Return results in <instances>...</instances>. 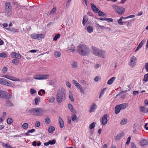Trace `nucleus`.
Returning <instances> with one entry per match:
<instances>
[{
  "label": "nucleus",
  "mask_w": 148,
  "mask_h": 148,
  "mask_svg": "<svg viewBox=\"0 0 148 148\" xmlns=\"http://www.w3.org/2000/svg\"><path fill=\"white\" fill-rule=\"evenodd\" d=\"M106 21L108 22H112L113 21V19L111 18H106Z\"/></svg>",
  "instance_id": "e2e57ef3"
},
{
  "label": "nucleus",
  "mask_w": 148,
  "mask_h": 148,
  "mask_svg": "<svg viewBox=\"0 0 148 148\" xmlns=\"http://www.w3.org/2000/svg\"><path fill=\"white\" fill-rule=\"evenodd\" d=\"M97 108V105L95 103H93L92 105H91L89 110V112H94L95 110Z\"/></svg>",
  "instance_id": "2eb2a0df"
},
{
  "label": "nucleus",
  "mask_w": 148,
  "mask_h": 148,
  "mask_svg": "<svg viewBox=\"0 0 148 148\" xmlns=\"http://www.w3.org/2000/svg\"><path fill=\"white\" fill-rule=\"evenodd\" d=\"M71 119L72 121L75 122L77 120V117L75 114H73L71 116Z\"/></svg>",
  "instance_id": "79ce46f5"
},
{
  "label": "nucleus",
  "mask_w": 148,
  "mask_h": 148,
  "mask_svg": "<svg viewBox=\"0 0 148 148\" xmlns=\"http://www.w3.org/2000/svg\"><path fill=\"white\" fill-rule=\"evenodd\" d=\"M2 77H3L7 78L10 80L14 81H19L20 79H17L15 77H14L12 76L9 75H3Z\"/></svg>",
  "instance_id": "6e6552de"
},
{
  "label": "nucleus",
  "mask_w": 148,
  "mask_h": 148,
  "mask_svg": "<svg viewBox=\"0 0 148 148\" xmlns=\"http://www.w3.org/2000/svg\"><path fill=\"white\" fill-rule=\"evenodd\" d=\"M60 35L59 34H56L55 36L53 38V41H56L60 37Z\"/></svg>",
  "instance_id": "ea45409f"
},
{
  "label": "nucleus",
  "mask_w": 148,
  "mask_h": 148,
  "mask_svg": "<svg viewBox=\"0 0 148 148\" xmlns=\"http://www.w3.org/2000/svg\"><path fill=\"white\" fill-rule=\"evenodd\" d=\"M68 106L69 109L70 111L72 112H74L75 111L74 109L73 108V106L70 103H69L68 105Z\"/></svg>",
  "instance_id": "393cba45"
},
{
  "label": "nucleus",
  "mask_w": 148,
  "mask_h": 148,
  "mask_svg": "<svg viewBox=\"0 0 148 148\" xmlns=\"http://www.w3.org/2000/svg\"><path fill=\"white\" fill-rule=\"evenodd\" d=\"M131 148H136V145L133 142H132L131 143Z\"/></svg>",
  "instance_id": "69168bd1"
},
{
  "label": "nucleus",
  "mask_w": 148,
  "mask_h": 148,
  "mask_svg": "<svg viewBox=\"0 0 148 148\" xmlns=\"http://www.w3.org/2000/svg\"><path fill=\"white\" fill-rule=\"evenodd\" d=\"M35 130H29L26 133H25V134L26 136L30 135V134H29V133H32L34 132Z\"/></svg>",
  "instance_id": "bf43d9fd"
},
{
  "label": "nucleus",
  "mask_w": 148,
  "mask_h": 148,
  "mask_svg": "<svg viewBox=\"0 0 148 148\" xmlns=\"http://www.w3.org/2000/svg\"><path fill=\"white\" fill-rule=\"evenodd\" d=\"M121 110H124L128 106V104L127 103H123L119 105Z\"/></svg>",
  "instance_id": "a211bd4d"
},
{
  "label": "nucleus",
  "mask_w": 148,
  "mask_h": 148,
  "mask_svg": "<svg viewBox=\"0 0 148 148\" xmlns=\"http://www.w3.org/2000/svg\"><path fill=\"white\" fill-rule=\"evenodd\" d=\"M144 41L143 40L139 44L136 49L135 50V52H136L138 51L139 50V49L143 45V43L144 42Z\"/></svg>",
  "instance_id": "a878e982"
},
{
  "label": "nucleus",
  "mask_w": 148,
  "mask_h": 148,
  "mask_svg": "<svg viewBox=\"0 0 148 148\" xmlns=\"http://www.w3.org/2000/svg\"><path fill=\"white\" fill-rule=\"evenodd\" d=\"M49 76V75H44L40 74H36L34 75L33 78L36 79L43 80L48 79Z\"/></svg>",
  "instance_id": "39448f33"
},
{
  "label": "nucleus",
  "mask_w": 148,
  "mask_h": 148,
  "mask_svg": "<svg viewBox=\"0 0 148 148\" xmlns=\"http://www.w3.org/2000/svg\"><path fill=\"white\" fill-rule=\"evenodd\" d=\"M6 106H13V104L9 100H8V99H6Z\"/></svg>",
  "instance_id": "c85d7f7f"
},
{
  "label": "nucleus",
  "mask_w": 148,
  "mask_h": 148,
  "mask_svg": "<svg viewBox=\"0 0 148 148\" xmlns=\"http://www.w3.org/2000/svg\"><path fill=\"white\" fill-rule=\"evenodd\" d=\"M59 123L61 128H62L64 127V121L60 116L59 117Z\"/></svg>",
  "instance_id": "aec40b11"
},
{
  "label": "nucleus",
  "mask_w": 148,
  "mask_h": 148,
  "mask_svg": "<svg viewBox=\"0 0 148 148\" xmlns=\"http://www.w3.org/2000/svg\"><path fill=\"white\" fill-rule=\"evenodd\" d=\"M116 79L114 77L111 78L107 82V84L109 85H111L112 84Z\"/></svg>",
  "instance_id": "4be33fe9"
},
{
  "label": "nucleus",
  "mask_w": 148,
  "mask_h": 148,
  "mask_svg": "<svg viewBox=\"0 0 148 148\" xmlns=\"http://www.w3.org/2000/svg\"><path fill=\"white\" fill-rule=\"evenodd\" d=\"M121 109L119 105H117L116 106L114 109L115 113L118 114L120 112Z\"/></svg>",
  "instance_id": "6ab92c4d"
},
{
  "label": "nucleus",
  "mask_w": 148,
  "mask_h": 148,
  "mask_svg": "<svg viewBox=\"0 0 148 148\" xmlns=\"http://www.w3.org/2000/svg\"><path fill=\"white\" fill-rule=\"evenodd\" d=\"M131 138L130 136H129L128 138L127 141L126 143V144L127 145H128L129 144Z\"/></svg>",
  "instance_id": "680f3d73"
},
{
  "label": "nucleus",
  "mask_w": 148,
  "mask_h": 148,
  "mask_svg": "<svg viewBox=\"0 0 148 148\" xmlns=\"http://www.w3.org/2000/svg\"><path fill=\"white\" fill-rule=\"evenodd\" d=\"M13 121V120L10 118H8L7 120V123L8 124H10Z\"/></svg>",
  "instance_id": "3c124183"
},
{
  "label": "nucleus",
  "mask_w": 148,
  "mask_h": 148,
  "mask_svg": "<svg viewBox=\"0 0 148 148\" xmlns=\"http://www.w3.org/2000/svg\"><path fill=\"white\" fill-rule=\"evenodd\" d=\"M97 26L98 27V28H100L101 29H105V28H106V27H104L103 26H101L99 24H96Z\"/></svg>",
  "instance_id": "603ef678"
},
{
  "label": "nucleus",
  "mask_w": 148,
  "mask_h": 148,
  "mask_svg": "<svg viewBox=\"0 0 148 148\" xmlns=\"http://www.w3.org/2000/svg\"><path fill=\"white\" fill-rule=\"evenodd\" d=\"M65 89L62 88L61 89H59L57 90L56 99L58 103H60L62 101L63 98L65 96Z\"/></svg>",
  "instance_id": "7ed1b4c3"
},
{
  "label": "nucleus",
  "mask_w": 148,
  "mask_h": 148,
  "mask_svg": "<svg viewBox=\"0 0 148 148\" xmlns=\"http://www.w3.org/2000/svg\"><path fill=\"white\" fill-rule=\"evenodd\" d=\"M46 112V110L44 109L37 108V116H43Z\"/></svg>",
  "instance_id": "1a4fd4ad"
},
{
  "label": "nucleus",
  "mask_w": 148,
  "mask_h": 148,
  "mask_svg": "<svg viewBox=\"0 0 148 148\" xmlns=\"http://www.w3.org/2000/svg\"><path fill=\"white\" fill-rule=\"evenodd\" d=\"M2 146L5 148H12V147L8 144H5L3 142H1Z\"/></svg>",
  "instance_id": "b1692460"
},
{
  "label": "nucleus",
  "mask_w": 148,
  "mask_h": 148,
  "mask_svg": "<svg viewBox=\"0 0 148 148\" xmlns=\"http://www.w3.org/2000/svg\"><path fill=\"white\" fill-rule=\"evenodd\" d=\"M73 83V84L75 86H76L77 85L79 84V83L75 80H73L72 81Z\"/></svg>",
  "instance_id": "0e129e2a"
},
{
  "label": "nucleus",
  "mask_w": 148,
  "mask_h": 148,
  "mask_svg": "<svg viewBox=\"0 0 148 148\" xmlns=\"http://www.w3.org/2000/svg\"><path fill=\"white\" fill-rule=\"evenodd\" d=\"M3 85L9 86L10 87H14V84L12 82L6 79H5Z\"/></svg>",
  "instance_id": "f8f14e48"
},
{
  "label": "nucleus",
  "mask_w": 148,
  "mask_h": 148,
  "mask_svg": "<svg viewBox=\"0 0 148 148\" xmlns=\"http://www.w3.org/2000/svg\"><path fill=\"white\" fill-rule=\"evenodd\" d=\"M148 144L147 141L145 139H142L140 141L139 145L141 146H143L145 145H146Z\"/></svg>",
  "instance_id": "dca6fc26"
},
{
  "label": "nucleus",
  "mask_w": 148,
  "mask_h": 148,
  "mask_svg": "<svg viewBox=\"0 0 148 148\" xmlns=\"http://www.w3.org/2000/svg\"><path fill=\"white\" fill-rule=\"evenodd\" d=\"M11 56L12 57L16 58L18 59H19L21 58V56L20 54L17 53L15 52H12L11 54Z\"/></svg>",
  "instance_id": "4468645a"
},
{
  "label": "nucleus",
  "mask_w": 148,
  "mask_h": 148,
  "mask_svg": "<svg viewBox=\"0 0 148 148\" xmlns=\"http://www.w3.org/2000/svg\"><path fill=\"white\" fill-rule=\"evenodd\" d=\"M69 98L70 100L72 101L73 102L74 101V98L73 95L71 91H69Z\"/></svg>",
  "instance_id": "c756f323"
},
{
  "label": "nucleus",
  "mask_w": 148,
  "mask_h": 148,
  "mask_svg": "<svg viewBox=\"0 0 148 148\" xmlns=\"http://www.w3.org/2000/svg\"><path fill=\"white\" fill-rule=\"evenodd\" d=\"M72 67L73 68H76L77 67V62L73 61L71 64Z\"/></svg>",
  "instance_id": "5701e85b"
},
{
  "label": "nucleus",
  "mask_w": 148,
  "mask_h": 148,
  "mask_svg": "<svg viewBox=\"0 0 148 148\" xmlns=\"http://www.w3.org/2000/svg\"><path fill=\"white\" fill-rule=\"evenodd\" d=\"M109 116L108 114H104L102 118L101 119V122L103 125H105L107 122L108 119L107 118Z\"/></svg>",
  "instance_id": "ddd939ff"
},
{
  "label": "nucleus",
  "mask_w": 148,
  "mask_h": 148,
  "mask_svg": "<svg viewBox=\"0 0 148 148\" xmlns=\"http://www.w3.org/2000/svg\"><path fill=\"white\" fill-rule=\"evenodd\" d=\"M106 88H104L103 89H102L100 92V95L99 96V98H100L101 97L103 94L104 93V92L106 91Z\"/></svg>",
  "instance_id": "f704fd0d"
},
{
  "label": "nucleus",
  "mask_w": 148,
  "mask_h": 148,
  "mask_svg": "<svg viewBox=\"0 0 148 148\" xmlns=\"http://www.w3.org/2000/svg\"><path fill=\"white\" fill-rule=\"evenodd\" d=\"M8 70V68L6 67H4L2 70V72L3 73H5Z\"/></svg>",
  "instance_id": "864d4df0"
},
{
  "label": "nucleus",
  "mask_w": 148,
  "mask_h": 148,
  "mask_svg": "<svg viewBox=\"0 0 148 148\" xmlns=\"http://www.w3.org/2000/svg\"><path fill=\"white\" fill-rule=\"evenodd\" d=\"M98 12V13L99 15L100 16H104L106 15V14H105L103 12L101 11H99V10Z\"/></svg>",
  "instance_id": "a18cd8bd"
},
{
  "label": "nucleus",
  "mask_w": 148,
  "mask_h": 148,
  "mask_svg": "<svg viewBox=\"0 0 148 148\" xmlns=\"http://www.w3.org/2000/svg\"><path fill=\"white\" fill-rule=\"evenodd\" d=\"M112 7L115 11L116 12L119 14H123L125 11V9L120 6H117L116 5H113Z\"/></svg>",
  "instance_id": "20e7f679"
},
{
  "label": "nucleus",
  "mask_w": 148,
  "mask_h": 148,
  "mask_svg": "<svg viewBox=\"0 0 148 148\" xmlns=\"http://www.w3.org/2000/svg\"><path fill=\"white\" fill-rule=\"evenodd\" d=\"M5 10L12 8L11 5L9 2H7L5 3Z\"/></svg>",
  "instance_id": "bb28decb"
},
{
  "label": "nucleus",
  "mask_w": 148,
  "mask_h": 148,
  "mask_svg": "<svg viewBox=\"0 0 148 148\" xmlns=\"http://www.w3.org/2000/svg\"><path fill=\"white\" fill-rule=\"evenodd\" d=\"M5 12L8 16L11 15L12 14V8L5 10Z\"/></svg>",
  "instance_id": "cd10ccee"
},
{
  "label": "nucleus",
  "mask_w": 148,
  "mask_h": 148,
  "mask_svg": "<svg viewBox=\"0 0 148 148\" xmlns=\"http://www.w3.org/2000/svg\"><path fill=\"white\" fill-rule=\"evenodd\" d=\"M54 54L55 57L56 58H59L60 56L61 55L60 53L58 51H55L54 52Z\"/></svg>",
  "instance_id": "c9c22d12"
},
{
  "label": "nucleus",
  "mask_w": 148,
  "mask_h": 148,
  "mask_svg": "<svg viewBox=\"0 0 148 148\" xmlns=\"http://www.w3.org/2000/svg\"><path fill=\"white\" fill-rule=\"evenodd\" d=\"M143 80L145 82L148 81V73L144 75Z\"/></svg>",
  "instance_id": "c03bdc74"
},
{
  "label": "nucleus",
  "mask_w": 148,
  "mask_h": 148,
  "mask_svg": "<svg viewBox=\"0 0 148 148\" xmlns=\"http://www.w3.org/2000/svg\"><path fill=\"white\" fill-rule=\"evenodd\" d=\"M92 53L96 56L104 58L105 51H104L96 47L92 46L91 48Z\"/></svg>",
  "instance_id": "f03ea898"
},
{
  "label": "nucleus",
  "mask_w": 148,
  "mask_h": 148,
  "mask_svg": "<svg viewBox=\"0 0 148 148\" xmlns=\"http://www.w3.org/2000/svg\"><path fill=\"white\" fill-rule=\"evenodd\" d=\"M8 30L10 32H12L13 33H15L17 32V30L15 28L12 27L10 28H9Z\"/></svg>",
  "instance_id": "72a5a7b5"
},
{
  "label": "nucleus",
  "mask_w": 148,
  "mask_h": 148,
  "mask_svg": "<svg viewBox=\"0 0 148 148\" xmlns=\"http://www.w3.org/2000/svg\"><path fill=\"white\" fill-rule=\"evenodd\" d=\"M30 36V37L32 39L39 40L42 38L43 35L42 34H34L31 35Z\"/></svg>",
  "instance_id": "9d476101"
},
{
  "label": "nucleus",
  "mask_w": 148,
  "mask_h": 148,
  "mask_svg": "<svg viewBox=\"0 0 148 148\" xmlns=\"http://www.w3.org/2000/svg\"><path fill=\"white\" fill-rule=\"evenodd\" d=\"M28 127V124L27 123H25L23 124L22 127L24 129H27Z\"/></svg>",
  "instance_id": "de8ad7c7"
},
{
  "label": "nucleus",
  "mask_w": 148,
  "mask_h": 148,
  "mask_svg": "<svg viewBox=\"0 0 148 148\" xmlns=\"http://www.w3.org/2000/svg\"><path fill=\"white\" fill-rule=\"evenodd\" d=\"M88 19L86 16H84L83 17L82 21V24L83 25H84L86 22L88 21Z\"/></svg>",
  "instance_id": "2f4dec72"
},
{
  "label": "nucleus",
  "mask_w": 148,
  "mask_h": 148,
  "mask_svg": "<svg viewBox=\"0 0 148 148\" xmlns=\"http://www.w3.org/2000/svg\"><path fill=\"white\" fill-rule=\"evenodd\" d=\"M77 52L83 56H86L89 55L90 53L89 47L87 45L82 44L79 45L77 47Z\"/></svg>",
  "instance_id": "f257e3e1"
},
{
  "label": "nucleus",
  "mask_w": 148,
  "mask_h": 148,
  "mask_svg": "<svg viewBox=\"0 0 148 148\" xmlns=\"http://www.w3.org/2000/svg\"><path fill=\"white\" fill-rule=\"evenodd\" d=\"M146 108L142 106H140V111L141 112H143V113H146Z\"/></svg>",
  "instance_id": "09e8293b"
},
{
  "label": "nucleus",
  "mask_w": 148,
  "mask_h": 148,
  "mask_svg": "<svg viewBox=\"0 0 148 148\" xmlns=\"http://www.w3.org/2000/svg\"><path fill=\"white\" fill-rule=\"evenodd\" d=\"M90 5L93 10L95 12L97 13L99 10L97 8L96 6L94 4L91 3H90Z\"/></svg>",
  "instance_id": "f3484780"
},
{
  "label": "nucleus",
  "mask_w": 148,
  "mask_h": 148,
  "mask_svg": "<svg viewBox=\"0 0 148 148\" xmlns=\"http://www.w3.org/2000/svg\"><path fill=\"white\" fill-rule=\"evenodd\" d=\"M35 125L36 127H39L40 125V122L39 121H36L35 123Z\"/></svg>",
  "instance_id": "338daca9"
},
{
  "label": "nucleus",
  "mask_w": 148,
  "mask_h": 148,
  "mask_svg": "<svg viewBox=\"0 0 148 148\" xmlns=\"http://www.w3.org/2000/svg\"><path fill=\"white\" fill-rule=\"evenodd\" d=\"M49 144L50 145H54L56 141L54 140H52L49 141Z\"/></svg>",
  "instance_id": "13d9d810"
},
{
  "label": "nucleus",
  "mask_w": 148,
  "mask_h": 148,
  "mask_svg": "<svg viewBox=\"0 0 148 148\" xmlns=\"http://www.w3.org/2000/svg\"><path fill=\"white\" fill-rule=\"evenodd\" d=\"M35 101V103L36 105H38L39 104V102H40V99L39 97L36 98L34 99Z\"/></svg>",
  "instance_id": "58836bf2"
},
{
  "label": "nucleus",
  "mask_w": 148,
  "mask_h": 148,
  "mask_svg": "<svg viewBox=\"0 0 148 148\" xmlns=\"http://www.w3.org/2000/svg\"><path fill=\"white\" fill-rule=\"evenodd\" d=\"M56 11V8L54 7L50 12L51 14L54 13Z\"/></svg>",
  "instance_id": "5fc2aeb1"
},
{
  "label": "nucleus",
  "mask_w": 148,
  "mask_h": 148,
  "mask_svg": "<svg viewBox=\"0 0 148 148\" xmlns=\"http://www.w3.org/2000/svg\"><path fill=\"white\" fill-rule=\"evenodd\" d=\"M49 100L48 101L49 103H53L55 100V97H51L49 98L48 99Z\"/></svg>",
  "instance_id": "473e14b6"
},
{
  "label": "nucleus",
  "mask_w": 148,
  "mask_h": 148,
  "mask_svg": "<svg viewBox=\"0 0 148 148\" xmlns=\"http://www.w3.org/2000/svg\"><path fill=\"white\" fill-rule=\"evenodd\" d=\"M145 67V69L146 70L148 71V62L146 63Z\"/></svg>",
  "instance_id": "774afa93"
},
{
  "label": "nucleus",
  "mask_w": 148,
  "mask_h": 148,
  "mask_svg": "<svg viewBox=\"0 0 148 148\" xmlns=\"http://www.w3.org/2000/svg\"><path fill=\"white\" fill-rule=\"evenodd\" d=\"M8 57L7 54L4 52H2L1 53V57L2 58H5Z\"/></svg>",
  "instance_id": "a19ab883"
},
{
  "label": "nucleus",
  "mask_w": 148,
  "mask_h": 148,
  "mask_svg": "<svg viewBox=\"0 0 148 148\" xmlns=\"http://www.w3.org/2000/svg\"><path fill=\"white\" fill-rule=\"evenodd\" d=\"M124 135V133L123 132H121L118 134L116 137V140H119Z\"/></svg>",
  "instance_id": "412c9836"
},
{
  "label": "nucleus",
  "mask_w": 148,
  "mask_h": 148,
  "mask_svg": "<svg viewBox=\"0 0 148 148\" xmlns=\"http://www.w3.org/2000/svg\"><path fill=\"white\" fill-rule=\"evenodd\" d=\"M127 122V119H124L121 121V124L122 125H124Z\"/></svg>",
  "instance_id": "49530a36"
},
{
  "label": "nucleus",
  "mask_w": 148,
  "mask_h": 148,
  "mask_svg": "<svg viewBox=\"0 0 148 148\" xmlns=\"http://www.w3.org/2000/svg\"><path fill=\"white\" fill-rule=\"evenodd\" d=\"M28 112L31 115L37 116V108H32L29 110Z\"/></svg>",
  "instance_id": "9b49d317"
},
{
  "label": "nucleus",
  "mask_w": 148,
  "mask_h": 148,
  "mask_svg": "<svg viewBox=\"0 0 148 148\" xmlns=\"http://www.w3.org/2000/svg\"><path fill=\"white\" fill-rule=\"evenodd\" d=\"M11 97V96L8 92L0 90V98L10 99Z\"/></svg>",
  "instance_id": "423d86ee"
},
{
  "label": "nucleus",
  "mask_w": 148,
  "mask_h": 148,
  "mask_svg": "<svg viewBox=\"0 0 148 148\" xmlns=\"http://www.w3.org/2000/svg\"><path fill=\"white\" fill-rule=\"evenodd\" d=\"M137 58L134 56H132L130 58L129 65L131 67H133L136 64Z\"/></svg>",
  "instance_id": "0eeeda50"
},
{
  "label": "nucleus",
  "mask_w": 148,
  "mask_h": 148,
  "mask_svg": "<svg viewBox=\"0 0 148 148\" xmlns=\"http://www.w3.org/2000/svg\"><path fill=\"white\" fill-rule=\"evenodd\" d=\"M72 46L69 47L68 48V50L71 52H73L74 51L75 47L73 45H71Z\"/></svg>",
  "instance_id": "4c0bfd02"
},
{
  "label": "nucleus",
  "mask_w": 148,
  "mask_h": 148,
  "mask_svg": "<svg viewBox=\"0 0 148 148\" xmlns=\"http://www.w3.org/2000/svg\"><path fill=\"white\" fill-rule=\"evenodd\" d=\"M36 91L33 88H31L30 90V92L31 94L33 95L36 92Z\"/></svg>",
  "instance_id": "8fccbe9b"
},
{
  "label": "nucleus",
  "mask_w": 148,
  "mask_h": 148,
  "mask_svg": "<svg viewBox=\"0 0 148 148\" xmlns=\"http://www.w3.org/2000/svg\"><path fill=\"white\" fill-rule=\"evenodd\" d=\"M19 59H14L12 60V63L15 65H17L19 63Z\"/></svg>",
  "instance_id": "7c9ffc66"
},
{
  "label": "nucleus",
  "mask_w": 148,
  "mask_h": 148,
  "mask_svg": "<svg viewBox=\"0 0 148 148\" xmlns=\"http://www.w3.org/2000/svg\"><path fill=\"white\" fill-rule=\"evenodd\" d=\"M5 79L3 78H0V84L3 85Z\"/></svg>",
  "instance_id": "4d7b16f0"
},
{
  "label": "nucleus",
  "mask_w": 148,
  "mask_h": 148,
  "mask_svg": "<svg viewBox=\"0 0 148 148\" xmlns=\"http://www.w3.org/2000/svg\"><path fill=\"white\" fill-rule=\"evenodd\" d=\"M96 123L93 122L91 123L89 126V128L90 129H92L94 128L95 125Z\"/></svg>",
  "instance_id": "37998d69"
},
{
  "label": "nucleus",
  "mask_w": 148,
  "mask_h": 148,
  "mask_svg": "<svg viewBox=\"0 0 148 148\" xmlns=\"http://www.w3.org/2000/svg\"><path fill=\"white\" fill-rule=\"evenodd\" d=\"M50 120L48 118H47L45 119V123L47 124H49L50 122Z\"/></svg>",
  "instance_id": "052dcab7"
},
{
  "label": "nucleus",
  "mask_w": 148,
  "mask_h": 148,
  "mask_svg": "<svg viewBox=\"0 0 148 148\" xmlns=\"http://www.w3.org/2000/svg\"><path fill=\"white\" fill-rule=\"evenodd\" d=\"M122 20L120 18L117 20L118 23L119 25H123V23Z\"/></svg>",
  "instance_id": "6e6d98bb"
},
{
  "label": "nucleus",
  "mask_w": 148,
  "mask_h": 148,
  "mask_svg": "<svg viewBox=\"0 0 148 148\" xmlns=\"http://www.w3.org/2000/svg\"><path fill=\"white\" fill-rule=\"evenodd\" d=\"M87 29L88 32L89 33H91L93 31V29L92 28V27H90V26H88L87 27Z\"/></svg>",
  "instance_id": "e433bc0d"
}]
</instances>
